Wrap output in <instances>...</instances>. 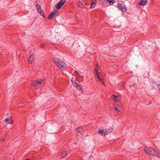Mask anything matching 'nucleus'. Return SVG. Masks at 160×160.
I'll list each match as a JSON object with an SVG mask.
<instances>
[{"instance_id":"bb28decb","label":"nucleus","mask_w":160,"mask_h":160,"mask_svg":"<svg viewBox=\"0 0 160 160\" xmlns=\"http://www.w3.org/2000/svg\"><path fill=\"white\" fill-rule=\"evenodd\" d=\"M93 1H94V2H96V0H93Z\"/></svg>"},{"instance_id":"7ed1b4c3","label":"nucleus","mask_w":160,"mask_h":160,"mask_svg":"<svg viewBox=\"0 0 160 160\" xmlns=\"http://www.w3.org/2000/svg\"><path fill=\"white\" fill-rule=\"evenodd\" d=\"M98 63H96V67L94 70V75H95V76L96 77V78H97L99 79L100 82H102L104 85V82H103V79L102 78H101V76L99 75V73L98 72Z\"/></svg>"},{"instance_id":"423d86ee","label":"nucleus","mask_w":160,"mask_h":160,"mask_svg":"<svg viewBox=\"0 0 160 160\" xmlns=\"http://www.w3.org/2000/svg\"><path fill=\"white\" fill-rule=\"evenodd\" d=\"M43 82V81L41 79H38L36 80V81H33L31 84V86L32 87H34L38 86L42 83Z\"/></svg>"},{"instance_id":"0eeeda50","label":"nucleus","mask_w":160,"mask_h":160,"mask_svg":"<svg viewBox=\"0 0 160 160\" xmlns=\"http://www.w3.org/2000/svg\"><path fill=\"white\" fill-rule=\"evenodd\" d=\"M58 11H52L48 16V19L49 20L51 19L57 14H58Z\"/></svg>"},{"instance_id":"412c9836","label":"nucleus","mask_w":160,"mask_h":160,"mask_svg":"<svg viewBox=\"0 0 160 160\" xmlns=\"http://www.w3.org/2000/svg\"><path fill=\"white\" fill-rule=\"evenodd\" d=\"M46 45L44 43H42L41 44L40 47L41 48H43L46 47Z\"/></svg>"},{"instance_id":"39448f33","label":"nucleus","mask_w":160,"mask_h":160,"mask_svg":"<svg viewBox=\"0 0 160 160\" xmlns=\"http://www.w3.org/2000/svg\"><path fill=\"white\" fill-rule=\"evenodd\" d=\"M66 2V0H61L55 5L57 9H60Z\"/></svg>"},{"instance_id":"1a4fd4ad","label":"nucleus","mask_w":160,"mask_h":160,"mask_svg":"<svg viewBox=\"0 0 160 160\" xmlns=\"http://www.w3.org/2000/svg\"><path fill=\"white\" fill-rule=\"evenodd\" d=\"M34 58V56L33 53H31L30 55L28 58V62L30 64H32Z\"/></svg>"},{"instance_id":"f257e3e1","label":"nucleus","mask_w":160,"mask_h":160,"mask_svg":"<svg viewBox=\"0 0 160 160\" xmlns=\"http://www.w3.org/2000/svg\"><path fill=\"white\" fill-rule=\"evenodd\" d=\"M144 151L148 155L158 158L160 157V152L155 151V149L152 147H146L144 148Z\"/></svg>"},{"instance_id":"f03ea898","label":"nucleus","mask_w":160,"mask_h":160,"mask_svg":"<svg viewBox=\"0 0 160 160\" xmlns=\"http://www.w3.org/2000/svg\"><path fill=\"white\" fill-rule=\"evenodd\" d=\"M54 63L60 69L64 70L67 67L66 63L58 58H54L53 59Z\"/></svg>"},{"instance_id":"a878e982","label":"nucleus","mask_w":160,"mask_h":160,"mask_svg":"<svg viewBox=\"0 0 160 160\" xmlns=\"http://www.w3.org/2000/svg\"><path fill=\"white\" fill-rule=\"evenodd\" d=\"M75 72H76V73H77L78 74V72L77 71H75Z\"/></svg>"},{"instance_id":"4be33fe9","label":"nucleus","mask_w":160,"mask_h":160,"mask_svg":"<svg viewBox=\"0 0 160 160\" xmlns=\"http://www.w3.org/2000/svg\"><path fill=\"white\" fill-rule=\"evenodd\" d=\"M113 108L115 110H116V111H117L118 112H120V110H118V109L116 107V106H113Z\"/></svg>"},{"instance_id":"dca6fc26","label":"nucleus","mask_w":160,"mask_h":160,"mask_svg":"<svg viewBox=\"0 0 160 160\" xmlns=\"http://www.w3.org/2000/svg\"><path fill=\"white\" fill-rule=\"evenodd\" d=\"M104 132H105L104 129L100 130V129L98 130V133L102 135H104Z\"/></svg>"},{"instance_id":"f3484780","label":"nucleus","mask_w":160,"mask_h":160,"mask_svg":"<svg viewBox=\"0 0 160 160\" xmlns=\"http://www.w3.org/2000/svg\"><path fill=\"white\" fill-rule=\"evenodd\" d=\"M107 1L111 5H112L114 3V0H107Z\"/></svg>"},{"instance_id":"a211bd4d","label":"nucleus","mask_w":160,"mask_h":160,"mask_svg":"<svg viewBox=\"0 0 160 160\" xmlns=\"http://www.w3.org/2000/svg\"><path fill=\"white\" fill-rule=\"evenodd\" d=\"M112 97H113V99L115 101H116L118 99V97L117 96L115 95H113Z\"/></svg>"},{"instance_id":"aec40b11","label":"nucleus","mask_w":160,"mask_h":160,"mask_svg":"<svg viewBox=\"0 0 160 160\" xmlns=\"http://www.w3.org/2000/svg\"><path fill=\"white\" fill-rule=\"evenodd\" d=\"M118 8H120V9H121L123 11H124V9L123 10V9H124V8L123 7H122V6L121 4H119L118 5Z\"/></svg>"},{"instance_id":"5701e85b","label":"nucleus","mask_w":160,"mask_h":160,"mask_svg":"<svg viewBox=\"0 0 160 160\" xmlns=\"http://www.w3.org/2000/svg\"><path fill=\"white\" fill-rule=\"evenodd\" d=\"M73 78H72V79L71 80V82H72V83L73 84H73H74V83H75V82H76L75 81H76V79H75V80H73Z\"/></svg>"},{"instance_id":"6ab92c4d","label":"nucleus","mask_w":160,"mask_h":160,"mask_svg":"<svg viewBox=\"0 0 160 160\" xmlns=\"http://www.w3.org/2000/svg\"><path fill=\"white\" fill-rule=\"evenodd\" d=\"M95 3H96L95 2H94V1H92V3L91 5V6L90 8H93L94 7H95Z\"/></svg>"},{"instance_id":"cd10ccee","label":"nucleus","mask_w":160,"mask_h":160,"mask_svg":"<svg viewBox=\"0 0 160 160\" xmlns=\"http://www.w3.org/2000/svg\"><path fill=\"white\" fill-rule=\"evenodd\" d=\"M125 10L126 11V9H125Z\"/></svg>"},{"instance_id":"6e6552de","label":"nucleus","mask_w":160,"mask_h":160,"mask_svg":"<svg viewBox=\"0 0 160 160\" xmlns=\"http://www.w3.org/2000/svg\"><path fill=\"white\" fill-rule=\"evenodd\" d=\"M104 130L105 132H104V135L108 134L111 133V132H112V131L113 130L111 128H106L105 129H104Z\"/></svg>"},{"instance_id":"f8f14e48","label":"nucleus","mask_w":160,"mask_h":160,"mask_svg":"<svg viewBox=\"0 0 160 160\" xmlns=\"http://www.w3.org/2000/svg\"><path fill=\"white\" fill-rule=\"evenodd\" d=\"M147 0H141L138 4L140 5L144 6L147 4Z\"/></svg>"},{"instance_id":"2eb2a0df","label":"nucleus","mask_w":160,"mask_h":160,"mask_svg":"<svg viewBox=\"0 0 160 160\" xmlns=\"http://www.w3.org/2000/svg\"><path fill=\"white\" fill-rule=\"evenodd\" d=\"M68 154L67 151L63 152L61 154V156L62 157H65Z\"/></svg>"},{"instance_id":"20e7f679","label":"nucleus","mask_w":160,"mask_h":160,"mask_svg":"<svg viewBox=\"0 0 160 160\" xmlns=\"http://www.w3.org/2000/svg\"><path fill=\"white\" fill-rule=\"evenodd\" d=\"M36 7L38 12L40 13L41 16L45 18L46 17L41 7L39 4H37L36 5Z\"/></svg>"},{"instance_id":"b1692460","label":"nucleus","mask_w":160,"mask_h":160,"mask_svg":"<svg viewBox=\"0 0 160 160\" xmlns=\"http://www.w3.org/2000/svg\"><path fill=\"white\" fill-rule=\"evenodd\" d=\"M5 137H4L2 139V142H4L5 141Z\"/></svg>"},{"instance_id":"4468645a","label":"nucleus","mask_w":160,"mask_h":160,"mask_svg":"<svg viewBox=\"0 0 160 160\" xmlns=\"http://www.w3.org/2000/svg\"><path fill=\"white\" fill-rule=\"evenodd\" d=\"M77 131L78 132L80 133L82 135L84 134V131L83 130V129L81 127H78L77 128Z\"/></svg>"},{"instance_id":"9b49d317","label":"nucleus","mask_w":160,"mask_h":160,"mask_svg":"<svg viewBox=\"0 0 160 160\" xmlns=\"http://www.w3.org/2000/svg\"><path fill=\"white\" fill-rule=\"evenodd\" d=\"M5 122L7 124H12L13 123V121L9 118H6L5 119Z\"/></svg>"},{"instance_id":"393cba45","label":"nucleus","mask_w":160,"mask_h":160,"mask_svg":"<svg viewBox=\"0 0 160 160\" xmlns=\"http://www.w3.org/2000/svg\"><path fill=\"white\" fill-rule=\"evenodd\" d=\"M7 136V133L5 134V137H6Z\"/></svg>"},{"instance_id":"ddd939ff","label":"nucleus","mask_w":160,"mask_h":160,"mask_svg":"<svg viewBox=\"0 0 160 160\" xmlns=\"http://www.w3.org/2000/svg\"><path fill=\"white\" fill-rule=\"evenodd\" d=\"M77 5L79 7L82 8H84L85 7L83 3L82 2L79 1H78L77 3Z\"/></svg>"},{"instance_id":"9d476101","label":"nucleus","mask_w":160,"mask_h":160,"mask_svg":"<svg viewBox=\"0 0 160 160\" xmlns=\"http://www.w3.org/2000/svg\"><path fill=\"white\" fill-rule=\"evenodd\" d=\"M73 86L76 87L78 90H81L82 92V86L78 85L76 82L74 83L73 84Z\"/></svg>"}]
</instances>
